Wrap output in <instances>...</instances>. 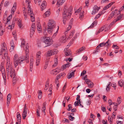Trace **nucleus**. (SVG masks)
<instances>
[{"label": "nucleus", "instance_id": "obj_1", "mask_svg": "<svg viewBox=\"0 0 124 124\" xmlns=\"http://www.w3.org/2000/svg\"><path fill=\"white\" fill-rule=\"evenodd\" d=\"M0 55H2V59H5L7 58V63L6 66H11L10 64V58L8 56V50L6 44L4 42L1 45V48L0 53Z\"/></svg>", "mask_w": 124, "mask_h": 124}, {"label": "nucleus", "instance_id": "obj_2", "mask_svg": "<svg viewBox=\"0 0 124 124\" xmlns=\"http://www.w3.org/2000/svg\"><path fill=\"white\" fill-rule=\"evenodd\" d=\"M72 7L70 6L68 9H66L64 8L63 9V22L65 24L66 22L68 19L70 17L72 13Z\"/></svg>", "mask_w": 124, "mask_h": 124}, {"label": "nucleus", "instance_id": "obj_3", "mask_svg": "<svg viewBox=\"0 0 124 124\" xmlns=\"http://www.w3.org/2000/svg\"><path fill=\"white\" fill-rule=\"evenodd\" d=\"M48 27L47 29V31L48 33H50L51 32L54 33L53 32L54 29H53L56 26V23L55 21L52 19L49 20L48 23Z\"/></svg>", "mask_w": 124, "mask_h": 124}, {"label": "nucleus", "instance_id": "obj_4", "mask_svg": "<svg viewBox=\"0 0 124 124\" xmlns=\"http://www.w3.org/2000/svg\"><path fill=\"white\" fill-rule=\"evenodd\" d=\"M24 61V58L23 56L19 58L18 55L16 54L14 56L13 59V62L14 65L16 67L19 64L21 65L23 63V62Z\"/></svg>", "mask_w": 124, "mask_h": 124}, {"label": "nucleus", "instance_id": "obj_5", "mask_svg": "<svg viewBox=\"0 0 124 124\" xmlns=\"http://www.w3.org/2000/svg\"><path fill=\"white\" fill-rule=\"evenodd\" d=\"M29 46L28 43L26 44L25 50V59L27 63L29 62Z\"/></svg>", "mask_w": 124, "mask_h": 124}, {"label": "nucleus", "instance_id": "obj_6", "mask_svg": "<svg viewBox=\"0 0 124 124\" xmlns=\"http://www.w3.org/2000/svg\"><path fill=\"white\" fill-rule=\"evenodd\" d=\"M44 42L47 45L46 46H49L52 44V39L49 37H45L44 39Z\"/></svg>", "mask_w": 124, "mask_h": 124}, {"label": "nucleus", "instance_id": "obj_7", "mask_svg": "<svg viewBox=\"0 0 124 124\" xmlns=\"http://www.w3.org/2000/svg\"><path fill=\"white\" fill-rule=\"evenodd\" d=\"M31 7L27 8L28 10V14L30 16L31 20L32 22L35 21L34 15L33 12L31 10Z\"/></svg>", "mask_w": 124, "mask_h": 124}, {"label": "nucleus", "instance_id": "obj_8", "mask_svg": "<svg viewBox=\"0 0 124 124\" xmlns=\"http://www.w3.org/2000/svg\"><path fill=\"white\" fill-rule=\"evenodd\" d=\"M2 74V76L4 80V84L6 85V78L5 70V69L0 70Z\"/></svg>", "mask_w": 124, "mask_h": 124}, {"label": "nucleus", "instance_id": "obj_9", "mask_svg": "<svg viewBox=\"0 0 124 124\" xmlns=\"http://www.w3.org/2000/svg\"><path fill=\"white\" fill-rule=\"evenodd\" d=\"M111 44V41L109 39H108V41L106 43L103 42L102 43H101L99 44V46L100 47H102L103 46L108 47Z\"/></svg>", "mask_w": 124, "mask_h": 124}, {"label": "nucleus", "instance_id": "obj_10", "mask_svg": "<svg viewBox=\"0 0 124 124\" xmlns=\"http://www.w3.org/2000/svg\"><path fill=\"white\" fill-rule=\"evenodd\" d=\"M117 10L116 9L114 11H112L111 12V13L110 14L108 17V20H110L113 17L114 15H115L117 13Z\"/></svg>", "mask_w": 124, "mask_h": 124}, {"label": "nucleus", "instance_id": "obj_11", "mask_svg": "<svg viewBox=\"0 0 124 124\" xmlns=\"http://www.w3.org/2000/svg\"><path fill=\"white\" fill-rule=\"evenodd\" d=\"M99 9H100V7L98 8L97 6H95L93 7V9L92 13V14H95L96 13L98 12Z\"/></svg>", "mask_w": 124, "mask_h": 124}, {"label": "nucleus", "instance_id": "obj_12", "mask_svg": "<svg viewBox=\"0 0 124 124\" xmlns=\"http://www.w3.org/2000/svg\"><path fill=\"white\" fill-rule=\"evenodd\" d=\"M10 75L11 78H12V77L14 75H16V74L15 71L14 69H13L12 68H10Z\"/></svg>", "mask_w": 124, "mask_h": 124}, {"label": "nucleus", "instance_id": "obj_13", "mask_svg": "<svg viewBox=\"0 0 124 124\" xmlns=\"http://www.w3.org/2000/svg\"><path fill=\"white\" fill-rule=\"evenodd\" d=\"M17 3L16 2H15L14 3L13 7L11 10V13L12 14H14V12L15 11L16 9Z\"/></svg>", "mask_w": 124, "mask_h": 124}, {"label": "nucleus", "instance_id": "obj_14", "mask_svg": "<svg viewBox=\"0 0 124 124\" xmlns=\"http://www.w3.org/2000/svg\"><path fill=\"white\" fill-rule=\"evenodd\" d=\"M73 24L72 21H70V22L69 24V26L67 28V31H66L65 32V34L66 35V34H67V31H69V30L71 29V27L72 25Z\"/></svg>", "mask_w": 124, "mask_h": 124}, {"label": "nucleus", "instance_id": "obj_15", "mask_svg": "<svg viewBox=\"0 0 124 124\" xmlns=\"http://www.w3.org/2000/svg\"><path fill=\"white\" fill-rule=\"evenodd\" d=\"M66 50L65 53L66 55L67 56H69V55H70L71 54V52L70 50H68V49L66 48L64 50Z\"/></svg>", "mask_w": 124, "mask_h": 124}, {"label": "nucleus", "instance_id": "obj_16", "mask_svg": "<svg viewBox=\"0 0 124 124\" xmlns=\"http://www.w3.org/2000/svg\"><path fill=\"white\" fill-rule=\"evenodd\" d=\"M11 94H8L7 97V105L8 106L9 105L10 101V98H11Z\"/></svg>", "mask_w": 124, "mask_h": 124}, {"label": "nucleus", "instance_id": "obj_17", "mask_svg": "<svg viewBox=\"0 0 124 124\" xmlns=\"http://www.w3.org/2000/svg\"><path fill=\"white\" fill-rule=\"evenodd\" d=\"M17 23L19 27L20 28H21L22 26L21 20L19 19H17Z\"/></svg>", "mask_w": 124, "mask_h": 124}, {"label": "nucleus", "instance_id": "obj_18", "mask_svg": "<svg viewBox=\"0 0 124 124\" xmlns=\"http://www.w3.org/2000/svg\"><path fill=\"white\" fill-rule=\"evenodd\" d=\"M41 53L40 51H39L37 53L36 55V60H40V55L41 54Z\"/></svg>", "mask_w": 124, "mask_h": 124}, {"label": "nucleus", "instance_id": "obj_19", "mask_svg": "<svg viewBox=\"0 0 124 124\" xmlns=\"http://www.w3.org/2000/svg\"><path fill=\"white\" fill-rule=\"evenodd\" d=\"M56 70V69L53 70L51 71V74H53V75H56L60 72V70Z\"/></svg>", "mask_w": 124, "mask_h": 124}, {"label": "nucleus", "instance_id": "obj_20", "mask_svg": "<svg viewBox=\"0 0 124 124\" xmlns=\"http://www.w3.org/2000/svg\"><path fill=\"white\" fill-rule=\"evenodd\" d=\"M65 0H57V5L60 6L62 5L65 1Z\"/></svg>", "mask_w": 124, "mask_h": 124}, {"label": "nucleus", "instance_id": "obj_21", "mask_svg": "<svg viewBox=\"0 0 124 124\" xmlns=\"http://www.w3.org/2000/svg\"><path fill=\"white\" fill-rule=\"evenodd\" d=\"M85 49V47L84 46H83L78 49L77 51V53L79 54L80 52L83 51Z\"/></svg>", "mask_w": 124, "mask_h": 124}, {"label": "nucleus", "instance_id": "obj_22", "mask_svg": "<svg viewBox=\"0 0 124 124\" xmlns=\"http://www.w3.org/2000/svg\"><path fill=\"white\" fill-rule=\"evenodd\" d=\"M59 40L62 43H65L66 42V38L65 36H63L62 37H61L60 38Z\"/></svg>", "mask_w": 124, "mask_h": 124}, {"label": "nucleus", "instance_id": "obj_23", "mask_svg": "<svg viewBox=\"0 0 124 124\" xmlns=\"http://www.w3.org/2000/svg\"><path fill=\"white\" fill-rule=\"evenodd\" d=\"M74 71L72 72L70 74H68L67 78L68 79H70V78L72 77H73L74 76Z\"/></svg>", "mask_w": 124, "mask_h": 124}, {"label": "nucleus", "instance_id": "obj_24", "mask_svg": "<svg viewBox=\"0 0 124 124\" xmlns=\"http://www.w3.org/2000/svg\"><path fill=\"white\" fill-rule=\"evenodd\" d=\"M46 1H44L42 3L41 6V8L42 11H43L46 8Z\"/></svg>", "mask_w": 124, "mask_h": 124}, {"label": "nucleus", "instance_id": "obj_25", "mask_svg": "<svg viewBox=\"0 0 124 124\" xmlns=\"http://www.w3.org/2000/svg\"><path fill=\"white\" fill-rule=\"evenodd\" d=\"M111 82H109L108 84L106 86V90L107 92H108L110 90V87L111 86L110 84Z\"/></svg>", "mask_w": 124, "mask_h": 124}, {"label": "nucleus", "instance_id": "obj_26", "mask_svg": "<svg viewBox=\"0 0 124 124\" xmlns=\"http://www.w3.org/2000/svg\"><path fill=\"white\" fill-rule=\"evenodd\" d=\"M46 103L45 102L43 103V106L42 108V111L44 113V114L45 115L46 114L45 112V110L46 109Z\"/></svg>", "mask_w": 124, "mask_h": 124}, {"label": "nucleus", "instance_id": "obj_27", "mask_svg": "<svg viewBox=\"0 0 124 124\" xmlns=\"http://www.w3.org/2000/svg\"><path fill=\"white\" fill-rule=\"evenodd\" d=\"M37 29L38 30L40 31H41L42 30L41 27V24L39 23L37 24Z\"/></svg>", "mask_w": 124, "mask_h": 124}, {"label": "nucleus", "instance_id": "obj_28", "mask_svg": "<svg viewBox=\"0 0 124 124\" xmlns=\"http://www.w3.org/2000/svg\"><path fill=\"white\" fill-rule=\"evenodd\" d=\"M70 63H69L63 65L62 66V68L63 67V69H65L69 67L70 65Z\"/></svg>", "mask_w": 124, "mask_h": 124}, {"label": "nucleus", "instance_id": "obj_29", "mask_svg": "<svg viewBox=\"0 0 124 124\" xmlns=\"http://www.w3.org/2000/svg\"><path fill=\"white\" fill-rule=\"evenodd\" d=\"M15 20L14 21H13L12 24H11V25H9L8 27V28L9 29V28H10V29H12V27L13 28L14 27L15 25Z\"/></svg>", "mask_w": 124, "mask_h": 124}, {"label": "nucleus", "instance_id": "obj_30", "mask_svg": "<svg viewBox=\"0 0 124 124\" xmlns=\"http://www.w3.org/2000/svg\"><path fill=\"white\" fill-rule=\"evenodd\" d=\"M12 77H13V83H15L16 82L17 80L16 75H14V76Z\"/></svg>", "mask_w": 124, "mask_h": 124}, {"label": "nucleus", "instance_id": "obj_31", "mask_svg": "<svg viewBox=\"0 0 124 124\" xmlns=\"http://www.w3.org/2000/svg\"><path fill=\"white\" fill-rule=\"evenodd\" d=\"M105 27V26H104L101 27L99 30L98 31L97 33V34H98L100 32L102 31L104 29Z\"/></svg>", "mask_w": 124, "mask_h": 124}, {"label": "nucleus", "instance_id": "obj_32", "mask_svg": "<svg viewBox=\"0 0 124 124\" xmlns=\"http://www.w3.org/2000/svg\"><path fill=\"white\" fill-rule=\"evenodd\" d=\"M50 12H49L46 11L44 15H43V17L44 18L49 16V15Z\"/></svg>", "mask_w": 124, "mask_h": 124}, {"label": "nucleus", "instance_id": "obj_33", "mask_svg": "<svg viewBox=\"0 0 124 124\" xmlns=\"http://www.w3.org/2000/svg\"><path fill=\"white\" fill-rule=\"evenodd\" d=\"M53 55L57 54L58 51L57 50H50Z\"/></svg>", "mask_w": 124, "mask_h": 124}, {"label": "nucleus", "instance_id": "obj_34", "mask_svg": "<svg viewBox=\"0 0 124 124\" xmlns=\"http://www.w3.org/2000/svg\"><path fill=\"white\" fill-rule=\"evenodd\" d=\"M118 84L120 86L122 87L123 85L124 82L122 80H120L118 82Z\"/></svg>", "mask_w": 124, "mask_h": 124}, {"label": "nucleus", "instance_id": "obj_35", "mask_svg": "<svg viewBox=\"0 0 124 124\" xmlns=\"http://www.w3.org/2000/svg\"><path fill=\"white\" fill-rule=\"evenodd\" d=\"M65 75V73L63 72L60 74L59 75L57 76L59 77V78H60L61 77H63V76H64Z\"/></svg>", "mask_w": 124, "mask_h": 124}, {"label": "nucleus", "instance_id": "obj_36", "mask_svg": "<svg viewBox=\"0 0 124 124\" xmlns=\"http://www.w3.org/2000/svg\"><path fill=\"white\" fill-rule=\"evenodd\" d=\"M75 31L73 30L70 32V34L69 35V37L70 38H72L73 36V35L75 33Z\"/></svg>", "mask_w": 124, "mask_h": 124}, {"label": "nucleus", "instance_id": "obj_37", "mask_svg": "<svg viewBox=\"0 0 124 124\" xmlns=\"http://www.w3.org/2000/svg\"><path fill=\"white\" fill-rule=\"evenodd\" d=\"M25 41L24 39H23L21 43V46L22 47H23L25 44Z\"/></svg>", "mask_w": 124, "mask_h": 124}, {"label": "nucleus", "instance_id": "obj_38", "mask_svg": "<svg viewBox=\"0 0 124 124\" xmlns=\"http://www.w3.org/2000/svg\"><path fill=\"white\" fill-rule=\"evenodd\" d=\"M86 83L88 84L89 87L90 88H92L93 86V82L89 84L87 82Z\"/></svg>", "mask_w": 124, "mask_h": 124}, {"label": "nucleus", "instance_id": "obj_39", "mask_svg": "<svg viewBox=\"0 0 124 124\" xmlns=\"http://www.w3.org/2000/svg\"><path fill=\"white\" fill-rule=\"evenodd\" d=\"M112 87H114V90H116V83H113L111 84V85H110Z\"/></svg>", "mask_w": 124, "mask_h": 124}, {"label": "nucleus", "instance_id": "obj_40", "mask_svg": "<svg viewBox=\"0 0 124 124\" xmlns=\"http://www.w3.org/2000/svg\"><path fill=\"white\" fill-rule=\"evenodd\" d=\"M58 59L57 58H56L54 60L55 63H54L53 65V66H56L58 64Z\"/></svg>", "mask_w": 124, "mask_h": 124}, {"label": "nucleus", "instance_id": "obj_41", "mask_svg": "<svg viewBox=\"0 0 124 124\" xmlns=\"http://www.w3.org/2000/svg\"><path fill=\"white\" fill-rule=\"evenodd\" d=\"M52 55H53L52 54V52H51V51H50L47 52L46 54V56L48 57H49Z\"/></svg>", "mask_w": 124, "mask_h": 124}, {"label": "nucleus", "instance_id": "obj_42", "mask_svg": "<svg viewBox=\"0 0 124 124\" xmlns=\"http://www.w3.org/2000/svg\"><path fill=\"white\" fill-rule=\"evenodd\" d=\"M2 26L1 25H0V35L2 36L3 35V32L2 30Z\"/></svg>", "mask_w": 124, "mask_h": 124}, {"label": "nucleus", "instance_id": "obj_43", "mask_svg": "<svg viewBox=\"0 0 124 124\" xmlns=\"http://www.w3.org/2000/svg\"><path fill=\"white\" fill-rule=\"evenodd\" d=\"M10 69H9L8 68H6V72L8 77H9V76Z\"/></svg>", "mask_w": 124, "mask_h": 124}, {"label": "nucleus", "instance_id": "obj_44", "mask_svg": "<svg viewBox=\"0 0 124 124\" xmlns=\"http://www.w3.org/2000/svg\"><path fill=\"white\" fill-rule=\"evenodd\" d=\"M57 30L55 33H54L53 36L55 37L56 35L58 33V32L59 29V27L58 26L56 27Z\"/></svg>", "mask_w": 124, "mask_h": 124}, {"label": "nucleus", "instance_id": "obj_45", "mask_svg": "<svg viewBox=\"0 0 124 124\" xmlns=\"http://www.w3.org/2000/svg\"><path fill=\"white\" fill-rule=\"evenodd\" d=\"M30 0H26V2L27 4V5L28 6L27 8L31 7V6L30 5Z\"/></svg>", "mask_w": 124, "mask_h": 124}, {"label": "nucleus", "instance_id": "obj_46", "mask_svg": "<svg viewBox=\"0 0 124 124\" xmlns=\"http://www.w3.org/2000/svg\"><path fill=\"white\" fill-rule=\"evenodd\" d=\"M31 29L35 30V24L34 23H33L31 25Z\"/></svg>", "mask_w": 124, "mask_h": 124}, {"label": "nucleus", "instance_id": "obj_47", "mask_svg": "<svg viewBox=\"0 0 124 124\" xmlns=\"http://www.w3.org/2000/svg\"><path fill=\"white\" fill-rule=\"evenodd\" d=\"M27 114L26 113H23L22 114V116L23 117V119H24L25 118V117L27 116Z\"/></svg>", "mask_w": 124, "mask_h": 124}, {"label": "nucleus", "instance_id": "obj_48", "mask_svg": "<svg viewBox=\"0 0 124 124\" xmlns=\"http://www.w3.org/2000/svg\"><path fill=\"white\" fill-rule=\"evenodd\" d=\"M80 99L78 101H76L74 103V105L75 106H77L79 105L78 103L79 102H80Z\"/></svg>", "mask_w": 124, "mask_h": 124}, {"label": "nucleus", "instance_id": "obj_49", "mask_svg": "<svg viewBox=\"0 0 124 124\" xmlns=\"http://www.w3.org/2000/svg\"><path fill=\"white\" fill-rule=\"evenodd\" d=\"M60 78L57 76H56V79L55 81V83L56 84L59 83V79Z\"/></svg>", "mask_w": 124, "mask_h": 124}, {"label": "nucleus", "instance_id": "obj_50", "mask_svg": "<svg viewBox=\"0 0 124 124\" xmlns=\"http://www.w3.org/2000/svg\"><path fill=\"white\" fill-rule=\"evenodd\" d=\"M4 63V62H3L1 63L0 67V70L4 69L3 66Z\"/></svg>", "mask_w": 124, "mask_h": 124}, {"label": "nucleus", "instance_id": "obj_51", "mask_svg": "<svg viewBox=\"0 0 124 124\" xmlns=\"http://www.w3.org/2000/svg\"><path fill=\"white\" fill-rule=\"evenodd\" d=\"M123 15V14L120 15L118 16L117 18L116 19V20H117V21L120 20L122 17Z\"/></svg>", "mask_w": 124, "mask_h": 124}, {"label": "nucleus", "instance_id": "obj_52", "mask_svg": "<svg viewBox=\"0 0 124 124\" xmlns=\"http://www.w3.org/2000/svg\"><path fill=\"white\" fill-rule=\"evenodd\" d=\"M69 119L71 121H72L74 119H75L74 117L71 116H69Z\"/></svg>", "mask_w": 124, "mask_h": 124}, {"label": "nucleus", "instance_id": "obj_53", "mask_svg": "<svg viewBox=\"0 0 124 124\" xmlns=\"http://www.w3.org/2000/svg\"><path fill=\"white\" fill-rule=\"evenodd\" d=\"M112 47L116 49H118L119 47L116 45L113 44L112 46Z\"/></svg>", "mask_w": 124, "mask_h": 124}, {"label": "nucleus", "instance_id": "obj_54", "mask_svg": "<svg viewBox=\"0 0 124 124\" xmlns=\"http://www.w3.org/2000/svg\"><path fill=\"white\" fill-rule=\"evenodd\" d=\"M121 97H119L117 99V102L119 104L121 102V101L120 100Z\"/></svg>", "mask_w": 124, "mask_h": 124}, {"label": "nucleus", "instance_id": "obj_55", "mask_svg": "<svg viewBox=\"0 0 124 124\" xmlns=\"http://www.w3.org/2000/svg\"><path fill=\"white\" fill-rule=\"evenodd\" d=\"M9 4V1H6L4 4V6L5 7H7Z\"/></svg>", "mask_w": 124, "mask_h": 124}, {"label": "nucleus", "instance_id": "obj_56", "mask_svg": "<svg viewBox=\"0 0 124 124\" xmlns=\"http://www.w3.org/2000/svg\"><path fill=\"white\" fill-rule=\"evenodd\" d=\"M87 75H85V76L84 77V80L86 81L87 80V81H86V82H88L90 81V80L89 79H87L86 78H87Z\"/></svg>", "mask_w": 124, "mask_h": 124}, {"label": "nucleus", "instance_id": "obj_57", "mask_svg": "<svg viewBox=\"0 0 124 124\" xmlns=\"http://www.w3.org/2000/svg\"><path fill=\"white\" fill-rule=\"evenodd\" d=\"M117 108V104L115 103V106H114L113 107V108L115 111L116 110Z\"/></svg>", "mask_w": 124, "mask_h": 124}, {"label": "nucleus", "instance_id": "obj_58", "mask_svg": "<svg viewBox=\"0 0 124 124\" xmlns=\"http://www.w3.org/2000/svg\"><path fill=\"white\" fill-rule=\"evenodd\" d=\"M107 1H109L108 0H102L101 1V4L106 3Z\"/></svg>", "mask_w": 124, "mask_h": 124}, {"label": "nucleus", "instance_id": "obj_59", "mask_svg": "<svg viewBox=\"0 0 124 124\" xmlns=\"http://www.w3.org/2000/svg\"><path fill=\"white\" fill-rule=\"evenodd\" d=\"M84 11H83L82 12H81L80 14V16L81 18H82V17L84 16L83 13H84Z\"/></svg>", "mask_w": 124, "mask_h": 124}, {"label": "nucleus", "instance_id": "obj_60", "mask_svg": "<svg viewBox=\"0 0 124 124\" xmlns=\"http://www.w3.org/2000/svg\"><path fill=\"white\" fill-rule=\"evenodd\" d=\"M108 103L109 104V105L110 106L112 104V101L111 100H109L108 101Z\"/></svg>", "mask_w": 124, "mask_h": 124}, {"label": "nucleus", "instance_id": "obj_61", "mask_svg": "<svg viewBox=\"0 0 124 124\" xmlns=\"http://www.w3.org/2000/svg\"><path fill=\"white\" fill-rule=\"evenodd\" d=\"M10 46H15L14 45V42L13 40H11L10 42Z\"/></svg>", "mask_w": 124, "mask_h": 124}, {"label": "nucleus", "instance_id": "obj_62", "mask_svg": "<svg viewBox=\"0 0 124 124\" xmlns=\"http://www.w3.org/2000/svg\"><path fill=\"white\" fill-rule=\"evenodd\" d=\"M101 15V14H100V13H99L96 16L95 18V19H97Z\"/></svg>", "mask_w": 124, "mask_h": 124}, {"label": "nucleus", "instance_id": "obj_63", "mask_svg": "<svg viewBox=\"0 0 124 124\" xmlns=\"http://www.w3.org/2000/svg\"><path fill=\"white\" fill-rule=\"evenodd\" d=\"M100 51V49L99 50H94L93 52V54H96L97 52H98Z\"/></svg>", "mask_w": 124, "mask_h": 124}, {"label": "nucleus", "instance_id": "obj_64", "mask_svg": "<svg viewBox=\"0 0 124 124\" xmlns=\"http://www.w3.org/2000/svg\"><path fill=\"white\" fill-rule=\"evenodd\" d=\"M108 120L109 122H110V123H111L112 122V119H111L110 117L109 116L108 117Z\"/></svg>", "mask_w": 124, "mask_h": 124}]
</instances>
